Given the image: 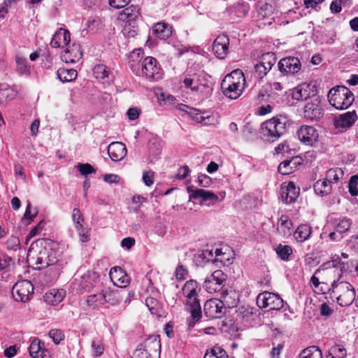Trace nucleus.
<instances>
[{"mask_svg": "<svg viewBox=\"0 0 358 358\" xmlns=\"http://www.w3.org/2000/svg\"><path fill=\"white\" fill-rule=\"evenodd\" d=\"M200 79L201 78L198 75H189L185 78L183 83L185 87L190 88L192 92H195L196 89H194L193 87L196 86V84H199Z\"/></svg>", "mask_w": 358, "mask_h": 358, "instance_id": "nucleus-55", "label": "nucleus"}, {"mask_svg": "<svg viewBox=\"0 0 358 358\" xmlns=\"http://www.w3.org/2000/svg\"><path fill=\"white\" fill-rule=\"evenodd\" d=\"M122 15L126 17L127 22H133L140 15L139 8L136 6L131 5L123 10Z\"/></svg>", "mask_w": 358, "mask_h": 358, "instance_id": "nucleus-41", "label": "nucleus"}, {"mask_svg": "<svg viewBox=\"0 0 358 358\" xmlns=\"http://www.w3.org/2000/svg\"><path fill=\"white\" fill-rule=\"evenodd\" d=\"M311 234V228L306 224H301L294 231L295 239L299 242H303L307 240Z\"/></svg>", "mask_w": 358, "mask_h": 358, "instance_id": "nucleus-37", "label": "nucleus"}, {"mask_svg": "<svg viewBox=\"0 0 358 358\" xmlns=\"http://www.w3.org/2000/svg\"><path fill=\"white\" fill-rule=\"evenodd\" d=\"M310 97V86L306 83L298 85L292 91V98L297 101L306 100Z\"/></svg>", "mask_w": 358, "mask_h": 358, "instance_id": "nucleus-29", "label": "nucleus"}, {"mask_svg": "<svg viewBox=\"0 0 358 358\" xmlns=\"http://www.w3.org/2000/svg\"><path fill=\"white\" fill-rule=\"evenodd\" d=\"M294 160H285L278 166V172L282 175H288L294 171L296 163Z\"/></svg>", "mask_w": 358, "mask_h": 358, "instance_id": "nucleus-48", "label": "nucleus"}, {"mask_svg": "<svg viewBox=\"0 0 358 358\" xmlns=\"http://www.w3.org/2000/svg\"><path fill=\"white\" fill-rule=\"evenodd\" d=\"M93 73L97 79L103 80L108 78L110 72L107 67L103 64H97L94 67Z\"/></svg>", "mask_w": 358, "mask_h": 358, "instance_id": "nucleus-53", "label": "nucleus"}, {"mask_svg": "<svg viewBox=\"0 0 358 358\" xmlns=\"http://www.w3.org/2000/svg\"><path fill=\"white\" fill-rule=\"evenodd\" d=\"M20 240L16 236L10 237L6 242V248L8 250H17L20 247Z\"/></svg>", "mask_w": 358, "mask_h": 358, "instance_id": "nucleus-64", "label": "nucleus"}, {"mask_svg": "<svg viewBox=\"0 0 358 358\" xmlns=\"http://www.w3.org/2000/svg\"><path fill=\"white\" fill-rule=\"evenodd\" d=\"M315 192L321 196H325L331 193V185L326 180H318L313 185Z\"/></svg>", "mask_w": 358, "mask_h": 358, "instance_id": "nucleus-32", "label": "nucleus"}, {"mask_svg": "<svg viewBox=\"0 0 358 358\" xmlns=\"http://www.w3.org/2000/svg\"><path fill=\"white\" fill-rule=\"evenodd\" d=\"M327 96L329 103L338 110L348 108L355 100L352 92L343 85H337L331 88Z\"/></svg>", "mask_w": 358, "mask_h": 358, "instance_id": "nucleus-2", "label": "nucleus"}, {"mask_svg": "<svg viewBox=\"0 0 358 358\" xmlns=\"http://www.w3.org/2000/svg\"><path fill=\"white\" fill-rule=\"evenodd\" d=\"M257 303L261 308H269L270 310H280L283 307L284 301L279 295L264 292L257 296Z\"/></svg>", "mask_w": 358, "mask_h": 358, "instance_id": "nucleus-6", "label": "nucleus"}, {"mask_svg": "<svg viewBox=\"0 0 358 358\" xmlns=\"http://www.w3.org/2000/svg\"><path fill=\"white\" fill-rule=\"evenodd\" d=\"M343 176V172L340 168L330 169L327 171L326 180L331 183L337 182Z\"/></svg>", "mask_w": 358, "mask_h": 358, "instance_id": "nucleus-42", "label": "nucleus"}, {"mask_svg": "<svg viewBox=\"0 0 358 358\" xmlns=\"http://www.w3.org/2000/svg\"><path fill=\"white\" fill-rule=\"evenodd\" d=\"M44 343L38 338H34L29 348V354L33 358H38L39 355L43 349Z\"/></svg>", "mask_w": 358, "mask_h": 358, "instance_id": "nucleus-44", "label": "nucleus"}, {"mask_svg": "<svg viewBox=\"0 0 358 358\" xmlns=\"http://www.w3.org/2000/svg\"><path fill=\"white\" fill-rule=\"evenodd\" d=\"M193 88L196 89L195 92L201 94L202 99L208 98L213 92V88L209 84V82L203 78H201L199 84H196V86L195 85Z\"/></svg>", "mask_w": 358, "mask_h": 358, "instance_id": "nucleus-31", "label": "nucleus"}, {"mask_svg": "<svg viewBox=\"0 0 358 358\" xmlns=\"http://www.w3.org/2000/svg\"><path fill=\"white\" fill-rule=\"evenodd\" d=\"M329 356L331 358H344L346 356V350L341 345H335L331 346L328 351Z\"/></svg>", "mask_w": 358, "mask_h": 358, "instance_id": "nucleus-52", "label": "nucleus"}, {"mask_svg": "<svg viewBox=\"0 0 358 358\" xmlns=\"http://www.w3.org/2000/svg\"><path fill=\"white\" fill-rule=\"evenodd\" d=\"M226 76H229L231 81V83H237L238 84L244 85L245 83V77L243 73L240 69H236L231 72L229 74H227Z\"/></svg>", "mask_w": 358, "mask_h": 358, "instance_id": "nucleus-56", "label": "nucleus"}, {"mask_svg": "<svg viewBox=\"0 0 358 358\" xmlns=\"http://www.w3.org/2000/svg\"><path fill=\"white\" fill-rule=\"evenodd\" d=\"M187 192L189 194L190 198L194 199H201V204H203L207 201H209V204H215L219 201V197L217 194L203 189H194L193 187H188Z\"/></svg>", "mask_w": 358, "mask_h": 358, "instance_id": "nucleus-19", "label": "nucleus"}, {"mask_svg": "<svg viewBox=\"0 0 358 358\" xmlns=\"http://www.w3.org/2000/svg\"><path fill=\"white\" fill-rule=\"evenodd\" d=\"M161 350V342L159 336H152L145 340L144 348H138L136 350V356L145 355L146 358L158 357Z\"/></svg>", "mask_w": 358, "mask_h": 358, "instance_id": "nucleus-9", "label": "nucleus"}, {"mask_svg": "<svg viewBox=\"0 0 358 358\" xmlns=\"http://www.w3.org/2000/svg\"><path fill=\"white\" fill-rule=\"evenodd\" d=\"M279 71L285 74H294L301 69L300 60L295 57H287L280 60L278 64Z\"/></svg>", "mask_w": 358, "mask_h": 358, "instance_id": "nucleus-17", "label": "nucleus"}, {"mask_svg": "<svg viewBox=\"0 0 358 358\" xmlns=\"http://www.w3.org/2000/svg\"><path fill=\"white\" fill-rule=\"evenodd\" d=\"M330 290L336 295L337 303L341 306H348L355 300V289L348 282L334 280L331 284Z\"/></svg>", "mask_w": 358, "mask_h": 358, "instance_id": "nucleus-3", "label": "nucleus"}, {"mask_svg": "<svg viewBox=\"0 0 358 358\" xmlns=\"http://www.w3.org/2000/svg\"><path fill=\"white\" fill-rule=\"evenodd\" d=\"M92 348L96 356H101L103 352V345L102 341L99 338H95L92 342Z\"/></svg>", "mask_w": 358, "mask_h": 358, "instance_id": "nucleus-58", "label": "nucleus"}, {"mask_svg": "<svg viewBox=\"0 0 358 358\" xmlns=\"http://www.w3.org/2000/svg\"><path fill=\"white\" fill-rule=\"evenodd\" d=\"M229 79H231L229 76L224 77L221 83V90L226 96L236 99L241 96L244 85L234 82L231 83Z\"/></svg>", "mask_w": 358, "mask_h": 358, "instance_id": "nucleus-16", "label": "nucleus"}, {"mask_svg": "<svg viewBox=\"0 0 358 358\" xmlns=\"http://www.w3.org/2000/svg\"><path fill=\"white\" fill-rule=\"evenodd\" d=\"M71 41V34L67 29L59 28L53 35L50 41L52 48H63L69 45Z\"/></svg>", "mask_w": 358, "mask_h": 358, "instance_id": "nucleus-21", "label": "nucleus"}, {"mask_svg": "<svg viewBox=\"0 0 358 358\" xmlns=\"http://www.w3.org/2000/svg\"><path fill=\"white\" fill-rule=\"evenodd\" d=\"M303 115L304 118L310 121L320 120L324 115L320 99L315 97L310 101L307 102L303 107Z\"/></svg>", "mask_w": 358, "mask_h": 358, "instance_id": "nucleus-11", "label": "nucleus"}, {"mask_svg": "<svg viewBox=\"0 0 358 358\" xmlns=\"http://www.w3.org/2000/svg\"><path fill=\"white\" fill-rule=\"evenodd\" d=\"M299 190L297 189L293 182H289L285 187L280 188V197L285 203L294 202L298 197Z\"/></svg>", "mask_w": 358, "mask_h": 358, "instance_id": "nucleus-23", "label": "nucleus"}, {"mask_svg": "<svg viewBox=\"0 0 358 358\" xmlns=\"http://www.w3.org/2000/svg\"><path fill=\"white\" fill-rule=\"evenodd\" d=\"M16 71L21 76H29L30 70L26 58L16 57Z\"/></svg>", "mask_w": 358, "mask_h": 358, "instance_id": "nucleus-40", "label": "nucleus"}, {"mask_svg": "<svg viewBox=\"0 0 358 358\" xmlns=\"http://www.w3.org/2000/svg\"><path fill=\"white\" fill-rule=\"evenodd\" d=\"M187 113L191 118L199 123H201L204 125L212 124L210 121L211 117L209 115H203L201 111L196 108H189V110L187 111Z\"/></svg>", "mask_w": 358, "mask_h": 358, "instance_id": "nucleus-36", "label": "nucleus"}, {"mask_svg": "<svg viewBox=\"0 0 358 358\" xmlns=\"http://www.w3.org/2000/svg\"><path fill=\"white\" fill-rule=\"evenodd\" d=\"M34 292V286L29 280H21L13 287L12 295L17 301L26 302L29 301Z\"/></svg>", "mask_w": 358, "mask_h": 358, "instance_id": "nucleus-8", "label": "nucleus"}, {"mask_svg": "<svg viewBox=\"0 0 358 358\" xmlns=\"http://www.w3.org/2000/svg\"><path fill=\"white\" fill-rule=\"evenodd\" d=\"M72 220L76 228L81 227L84 222L83 215L78 208H75L72 211Z\"/></svg>", "mask_w": 358, "mask_h": 358, "instance_id": "nucleus-59", "label": "nucleus"}, {"mask_svg": "<svg viewBox=\"0 0 358 358\" xmlns=\"http://www.w3.org/2000/svg\"><path fill=\"white\" fill-rule=\"evenodd\" d=\"M37 214L38 210L36 208H32L31 203L28 201L22 220L25 224H29Z\"/></svg>", "mask_w": 358, "mask_h": 358, "instance_id": "nucleus-49", "label": "nucleus"}, {"mask_svg": "<svg viewBox=\"0 0 358 358\" xmlns=\"http://www.w3.org/2000/svg\"><path fill=\"white\" fill-rule=\"evenodd\" d=\"M287 118L284 115H277L264 122L260 127L262 136L268 141H275L286 131Z\"/></svg>", "mask_w": 358, "mask_h": 358, "instance_id": "nucleus-1", "label": "nucleus"}, {"mask_svg": "<svg viewBox=\"0 0 358 358\" xmlns=\"http://www.w3.org/2000/svg\"><path fill=\"white\" fill-rule=\"evenodd\" d=\"M37 269H42L48 266L54 265L57 262V257L54 255L52 251H48L46 248L41 250L36 257H31Z\"/></svg>", "mask_w": 358, "mask_h": 358, "instance_id": "nucleus-12", "label": "nucleus"}, {"mask_svg": "<svg viewBox=\"0 0 358 358\" xmlns=\"http://www.w3.org/2000/svg\"><path fill=\"white\" fill-rule=\"evenodd\" d=\"M57 75L59 80L64 83L74 80L77 78L78 73L73 69L59 68L57 70Z\"/></svg>", "mask_w": 358, "mask_h": 358, "instance_id": "nucleus-33", "label": "nucleus"}, {"mask_svg": "<svg viewBox=\"0 0 358 358\" xmlns=\"http://www.w3.org/2000/svg\"><path fill=\"white\" fill-rule=\"evenodd\" d=\"M276 56L273 52H266L262 55L259 61L255 65L252 76L258 80L267 75L276 62Z\"/></svg>", "mask_w": 358, "mask_h": 358, "instance_id": "nucleus-5", "label": "nucleus"}, {"mask_svg": "<svg viewBox=\"0 0 358 358\" xmlns=\"http://www.w3.org/2000/svg\"><path fill=\"white\" fill-rule=\"evenodd\" d=\"M349 192L352 196L358 195V176H353L351 177L349 184Z\"/></svg>", "mask_w": 358, "mask_h": 358, "instance_id": "nucleus-60", "label": "nucleus"}, {"mask_svg": "<svg viewBox=\"0 0 358 358\" xmlns=\"http://www.w3.org/2000/svg\"><path fill=\"white\" fill-rule=\"evenodd\" d=\"M152 31L159 38L166 40L172 34V27L165 22H158L153 27Z\"/></svg>", "mask_w": 358, "mask_h": 358, "instance_id": "nucleus-25", "label": "nucleus"}, {"mask_svg": "<svg viewBox=\"0 0 358 358\" xmlns=\"http://www.w3.org/2000/svg\"><path fill=\"white\" fill-rule=\"evenodd\" d=\"M86 302L88 306H96L106 303V300H104L103 297V289L99 293L88 296Z\"/></svg>", "mask_w": 358, "mask_h": 358, "instance_id": "nucleus-43", "label": "nucleus"}, {"mask_svg": "<svg viewBox=\"0 0 358 358\" xmlns=\"http://www.w3.org/2000/svg\"><path fill=\"white\" fill-rule=\"evenodd\" d=\"M351 224L352 221L349 218L343 217L342 219H339L336 223L335 231L339 234H341L342 233L348 231Z\"/></svg>", "mask_w": 358, "mask_h": 358, "instance_id": "nucleus-51", "label": "nucleus"}, {"mask_svg": "<svg viewBox=\"0 0 358 358\" xmlns=\"http://www.w3.org/2000/svg\"><path fill=\"white\" fill-rule=\"evenodd\" d=\"M103 297L104 300H106V303H110L111 305H115L119 303L122 301V296L120 290L118 289H103Z\"/></svg>", "mask_w": 358, "mask_h": 358, "instance_id": "nucleus-30", "label": "nucleus"}, {"mask_svg": "<svg viewBox=\"0 0 358 358\" xmlns=\"http://www.w3.org/2000/svg\"><path fill=\"white\" fill-rule=\"evenodd\" d=\"M227 275L221 270L215 271L203 282L204 289L210 294L220 291L225 285Z\"/></svg>", "mask_w": 358, "mask_h": 358, "instance_id": "nucleus-7", "label": "nucleus"}, {"mask_svg": "<svg viewBox=\"0 0 358 358\" xmlns=\"http://www.w3.org/2000/svg\"><path fill=\"white\" fill-rule=\"evenodd\" d=\"M65 294L64 289H51L45 294L43 299L48 304L57 306L64 299Z\"/></svg>", "mask_w": 358, "mask_h": 358, "instance_id": "nucleus-24", "label": "nucleus"}, {"mask_svg": "<svg viewBox=\"0 0 358 358\" xmlns=\"http://www.w3.org/2000/svg\"><path fill=\"white\" fill-rule=\"evenodd\" d=\"M292 222L287 215H282L278 222V231L283 236H289L292 231Z\"/></svg>", "mask_w": 358, "mask_h": 358, "instance_id": "nucleus-26", "label": "nucleus"}, {"mask_svg": "<svg viewBox=\"0 0 358 358\" xmlns=\"http://www.w3.org/2000/svg\"><path fill=\"white\" fill-rule=\"evenodd\" d=\"M336 268L339 269L341 273L345 269V264L341 262L338 256L334 257L331 261H328L322 264L315 272V274H318L322 270Z\"/></svg>", "mask_w": 358, "mask_h": 358, "instance_id": "nucleus-28", "label": "nucleus"}, {"mask_svg": "<svg viewBox=\"0 0 358 358\" xmlns=\"http://www.w3.org/2000/svg\"><path fill=\"white\" fill-rule=\"evenodd\" d=\"M108 154L113 161H120L127 155L126 146L121 142H113L108 146Z\"/></svg>", "mask_w": 358, "mask_h": 358, "instance_id": "nucleus-22", "label": "nucleus"}, {"mask_svg": "<svg viewBox=\"0 0 358 358\" xmlns=\"http://www.w3.org/2000/svg\"><path fill=\"white\" fill-rule=\"evenodd\" d=\"M274 8L273 6L268 3H264L259 8V14L265 17L273 14Z\"/></svg>", "mask_w": 358, "mask_h": 358, "instance_id": "nucleus-63", "label": "nucleus"}, {"mask_svg": "<svg viewBox=\"0 0 358 358\" xmlns=\"http://www.w3.org/2000/svg\"><path fill=\"white\" fill-rule=\"evenodd\" d=\"M200 289L198 287L196 281L191 280L187 281L182 287V294L186 298H191L194 296H198V292Z\"/></svg>", "mask_w": 358, "mask_h": 358, "instance_id": "nucleus-34", "label": "nucleus"}, {"mask_svg": "<svg viewBox=\"0 0 358 358\" xmlns=\"http://www.w3.org/2000/svg\"><path fill=\"white\" fill-rule=\"evenodd\" d=\"M203 358H229L227 352L220 346H214L207 352Z\"/></svg>", "mask_w": 358, "mask_h": 358, "instance_id": "nucleus-47", "label": "nucleus"}, {"mask_svg": "<svg viewBox=\"0 0 358 358\" xmlns=\"http://www.w3.org/2000/svg\"><path fill=\"white\" fill-rule=\"evenodd\" d=\"M220 301L224 303V306L230 308L236 306L238 301V294L234 290L225 291L222 292Z\"/></svg>", "mask_w": 358, "mask_h": 358, "instance_id": "nucleus-27", "label": "nucleus"}, {"mask_svg": "<svg viewBox=\"0 0 358 358\" xmlns=\"http://www.w3.org/2000/svg\"><path fill=\"white\" fill-rule=\"evenodd\" d=\"M66 54L73 55V57L70 59L71 62H75L82 56V52L80 50V45L73 43L72 46H69L65 50Z\"/></svg>", "mask_w": 358, "mask_h": 358, "instance_id": "nucleus-54", "label": "nucleus"}, {"mask_svg": "<svg viewBox=\"0 0 358 358\" xmlns=\"http://www.w3.org/2000/svg\"><path fill=\"white\" fill-rule=\"evenodd\" d=\"M357 118L355 110L349 111L334 117V125L337 132H343L350 127Z\"/></svg>", "mask_w": 358, "mask_h": 358, "instance_id": "nucleus-15", "label": "nucleus"}, {"mask_svg": "<svg viewBox=\"0 0 358 358\" xmlns=\"http://www.w3.org/2000/svg\"><path fill=\"white\" fill-rule=\"evenodd\" d=\"M15 265L14 260L8 255L0 252V271H10L13 269Z\"/></svg>", "mask_w": 358, "mask_h": 358, "instance_id": "nucleus-39", "label": "nucleus"}, {"mask_svg": "<svg viewBox=\"0 0 358 358\" xmlns=\"http://www.w3.org/2000/svg\"><path fill=\"white\" fill-rule=\"evenodd\" d=\"M275 252L278 256L284 261L289 259V256L292 254V248L289 245H282L280 244L276 248Z\"/></svg>", "mask_w": 358, "mask_h": 358, "instance_id": "nucleus-50", "label": "nucleus"}, {"mask_svg": "<svg viewBox=\"0 0 358 358\" xmlns=\"http://www.w3.org/2000/svg\"><path fill=\"white\" fill-rule=\"evenodd\" d=\"M229 38L222 34L218 36L213 43V51L217 58L223 59L229 52Z\"/></svg>", "mask_w": 358, "mask_h": 358, "instance_id": "nucleus-18", "label": "nucleus"}, {"mask_svg": "<svg viewBox=\"0 0 358 358\" xmlns=\"http://www.w3.org/2000/svg\"><path fill=\"white\" fill-rule=\"evenodd\" d=\"M185 309L191 314V318L188 319V323L189 326L192 327L201 317V306L198 296L187 298Z\"/></svg>", "mask_w": 358, "mask_h": 358, "instance_id": "nucleus-13", "label": "nucleus"}, {"mask_svg": "<svg viewBox=\"0 0 358 358\" xmlns=\"http://www.w3.org/2000/svg\"><path fill=\"white\" fill-rule=\"evenodd\" d=\"M99 274L93 271H87L83 274H77L75 278L78 289L80 292H90L99 282Z\"/></svg>", "mask_w": 358, "mask_h": 358, "instance_id": "nucleus-10", "label": "nucleus"}, {"mask_svg": "<svg viewBox=\"0 0 358 358\" xmlns=\"http://www.w3.org/2000/svg\"><path fill=\"white\" fill-rule=\"evenodd\" d=\"M299 358H322V354L318 347L312 345L302 350Z\"/></svg>", "mask_w": 358, "mask_h": 358, "instance_id": "nucleus-38", "label": "nucleus"}, {"mask_svg": "<svg viewBox=\"0 0 358 358\" xmlns=\"http://www.w3.org/2000/svg\"><path fill=\"white\" fill-rule=\"evenodd\" d=\"M298 137L303 143L312 145L317 142L319 134L313 127L302 126L298 131Z\"/></svg>", "mask_w": 358, "mask_h": 358, "instance_id": "nucleus-20", "label": "nucleus"}, {"mask_svg": "<svg viewBox=\"0 0 358 358\" xmlns=\"http://www.w3.org/2000/svg\"><path fill=\"white\" fill-rule=\"evenodd\" d=\"M131 69L136 76H145L148 79H157L159 77L157 60L152 57H145L141 64H131Z\"/></svg>", "mask_w": 358, "mask_h": 358, "instance_id": "nucleus-4", "label": "nucleus"}, {"mask_svg": "<svg viewBox=\"0 0 358 358\" xmlns=\"http://www.w3.org/2000/svg\"><path fill=\"white\" fill-rule=\"evenodd\" d=\"M77 168L78 171H80V174L83 176H87L90 173H95L96 169H94V167L90 165V164H78L77 166Z\"/></svg>", "mask_w": 358, "mask_h": 358, "instance_id": "nucleus-61", "label": "nucleus"}, {"mask_svg": "<svg viewBox=\"0 0 358 358\" xmlns=\"http://www.w3.org/2000/svg\"><path fill=\"white\" fill-rule=\"evenodd\" d=\"M162 150L160 140L157 138H152L148 143V151L150 155L157 157L159 155Z\"/></svg>", "mask_w": 358, "mask_h": 358, "instance_id": "nucleus-46", "label": "nucleus"}, {"mask_svg": "<svg viewBox=\"0 0 358 358\" xmlns=\"http://www.w3.org/2000/svg\"><path fill=\"white\" fill-rule=\"evenodd\" d=\"M124 270L119 266H114L110 271V276L112 280H115L120 281L121 277L125 275Z\"/></svg>", "mask_w": 358, "mask_h": 358, "instance_id": "nucleus-62", "label": "nucleus"}, {"mask_svg": "<svg viewBox=\"0 0 358 358\" xmlns=\"http://www.w3.org/2000/svg\"><path fill=\"white\" fill-rule=\"evenodd\" d=\"M257 312V310L255 308L242 306L238 308V315L243 320L250 322L255 320Z\"/></svg>", "mask_w": 358, "mask_h": 358, "instance_id": "nucleus-35", "label": "nucleus"}, {"mask_svg": "<svg viewBox=\"0 0 358 358\" xmlns=\"http://www.w3.org/2000/svg\"><path fill=\"white\" fill-rule=\"evenodd\" d=\"M224 303L218 299H210L207 301L203 306L206 316L210 319L220 318L225 311Z\"/></svg>", "mask_w": 358, "mask_h": 358, "instance_id": "nucleus-14", "label": "nucleus"}, {"mask_svg": "<svg viewBox=\"0 0 358 358\" xmlns=\"http://www.w3.org/2000/svg\"><path fill=\"white\" fill-rule=\"evenodd\" d=\"M49 336L52 339L53 342L58 345L65 338V335L61 329H53L49 331Z\"/></svg>", "mask_w": 358, "mask_h": 358, "instance_id": "nucleus-57", "label": "nucleus"}, {"mask_svg": "<svg viewBox=\"0 0 358 358\" xmlns=\"http://www.w3.org/2000/svg\"><path fill=\"white\" fill-rule=\"evenodd\" d=\"M145 305L151 314L160 316L161 308L157 299L151 296L147 297L145 299Z\"/></svg>", "mask_w": 358, "mask_h": 358, "instance_id": "nucleus-45", "label": "nucleus"}]
</instances>
